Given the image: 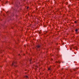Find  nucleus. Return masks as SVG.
I'll return each mask as SVG.
<instances>
[{
  "instance_id": "f257e3e1",
  "label": "nucleus",
  "mask_w": 79,
  "mask_h": 79,
  "mask_svg": "<svg viewBox=\"0 0 79 79\" xmlns=\"http://www.w3.org/2000/svg\"><path fill=\"white\" fill-rule=\"evenodd\" d=\"M16 64V62L14 61V62L12 64V66H13V65H14V66H15V64Z\"/></svg>"
},
{
  "instance_id": "f03ea898",
  "label": "nucleus",
  "mask_w": 79,
  "mask_h": 79,
  "mask_svg": "<svg viewBox=\"0 0 79 79\" xmlns=\"http://www.w3.org/2000/svg\"><path fill=\"white\" fill-rule=\"evenodd\" d=\"M26 77V79H28V76H26V77Z\"/></svg>"
},
{
  "instance_id": "7ed1b4c3",
  "label": "nucleus",
  "mask_w": 79,
  "mask_h": 79,
  "mask_svg": "<svg viewBox=\"0 0 79 79\" xmlns=\"http://www.w3.org/2000/svg\"><path fill=\"white\" fill-rule=\"evenodd\" d=\"M37 48H40V46L39 45H38L37 46Z\"/></svg>"
},
{
  "instance_id": "20e7f679",
  "label": "nucleus",
  "mask_w": 79,
  "mask_h": 79,
  "mask_svg": "<svg viewBox=\"0 0 79 79\" xmlns=\"http://www.w3.org/2000/svg\"><path fill=\"white\" fill-rule=\"evenodd\" d=\"M78 30H77V29H76V30H75V31H76V32H77Z\"/></svg>"
},
{
  "instance_id": "39448f33",
  "label": "nucleus",
  "mask_w": 79,
  "mask_h": 79,
  "mask_svg": "<svg viewBox=\"0 0 79 79\" xmlns=\"http://www.w3.org/2000/svg\"><path fill=\"white\" fill-rule=\"evenodd\" d=\"M74 23H77V21H75L74 22Z\"/></svg>"
},
{
  "instance_id": "423d86ee",
  "label": "nucleus",
  "mask_w": 79,
  "mask_h": 79,
  "mask_svg": "<svg viewBox=\"0 0 79 79\" xmlns=\"http://www.w3.org/2000/svg\"><path fill=\"white\" fill-rule=\"evenodd\" d=\"M50 68H48V70H50Z\"/></svg>"
},
{
  "instance_id": "0eeeda50",
  "label": "nucleus",
  "mask_w": 79,
  "mask_h": 79,
  "mask_svg": "<svg viewBox=\"0 0 79 79\" xmlns=\"http://www.w3.org/2000/svg\"><path fill=\"white\" fill-rule=\"evenodd\" d=\"M28 8H29V7H27V9Z\"/></svg>"
},
{
  "instance_id": "6e6552de",
  "label": "nucleus",
  "mask_w": 79,
  "mask_h": 79,
  "mask_svg": "<svg viewBox=\"0 0 79 79\" xmlns=\"http://www.w3.org/2000/svg\"><path fill=\"white\" fill-rule=\"evenodd\" d=\"M66 4V5H67V4H68V3H67V4Z\"/></svg>"
},
{
  "instance_id": "1a4fd4ad",
  "label": "nucleus",
  "mask_w": 79,
  "mask_h": 79,
  "mask_svg": "<svg viewBox=\"0 0 79 79\" xmlns=\"http://www.w3.org/2000/svg\"><path fill=\"white\" fill-rule=\"evenodd\" d=\"M31 61V60H30V61Z\"/></svg>"
},
{
  "instance_id": "9d476101",
  "label": "nucleus",
  "mask_w": 79,
  "mask_h": 79,
  "mask_svg": "<svg viewBox=\"0 0 79 79\" xmlns=\"http://www.w3.org/2000/svg\"><path fill=\"white\" fill-rule=\"evenodd\" d=\"M52 60H53V59H52Z\"/></svg>"
},
{
  "instance_id": "9b49d317",
  "label": "nucleus",
  "mask_w": 79,
  "mask_h": 79,
  "mask_svg": "<svg viewBox=\"0 0 79 79\" xmlns=\"http://www.w3.org/2000/svg\"><path fill=\"white\" fill-rule=\"evenodd\" d=\"M24 46H25V45H24Z\"/></svg>"
}]
</instances>
